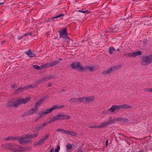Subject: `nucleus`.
<instances>
[{
	"mask_svg": "<svg viewBox=\"0 0 152 152\" xmlns=\"http://www.w3.org/2000/svg\"><path fill=\"white\" fill-rule=\"evenodd\" d=\"M47 122H44L43 123V124H42V127H44L46 126L47 125Z\"/></svg>",
	"mask_w": 152,
	"mask_h": 152,
	"instance_id": "obj_50",
	"label": "nucleus"
},
{
	"mask_svg": "<svg viewBox=\"0 0 152 152\" xmlns=\"http://www.w3.org/2000/svg\"><path fill=\"white\" fill-rule=\"evenodd\" d=\"M14 145V143H9L2 145L1 147L3 148L8 149L13 151Z\"/></svg>",
	"mask_w": 152,
	"mask_h": 152,
	"instance_id": "obj_11",
	"label": "nucleus"
},
{
	"mask_svg": "<svg viewBox=\"0 0 152 152\" xmlns=\"http://www.w3.org/2000/svg\"><path fill=\"white\" fill-rule=\"evenodd\" d=\"M71 66L73 69H79V70H84V67L81 65L79 62H74L73 63Z\"/></svg>",
	"mask_w": 152,
	"mask_h": 152,
	"instance_id": "obj_7",
	"label": "nucleus"
},
{
	"mask_svg": "<svg viewBox=\"0 0 152 152\" xmlns=\"http://www.w3.org/2000/svg\"><path fill=\"white\" fill-rule=\"evenodd\" d=\"M6 42V41L5 40H4L3 41V42H1V43L2 44H3V43H5Z\"/></svg>",
	"mask_w": 152,
	"mask_h": 152,
	"instance_id": "obj_58",
	"label": "nucleus"
},
{
	"mask_svg": "<svg viewBox=\"0 0 152 152\" xmlns=\"http://www.w3.org/2000/svg\"><path fill=\"white\" fill-rule=\"evenodd\" d=\"M44 82L43 81V80L42 79H40L38 80L37 82V84H39L40 83H41Z\"/></svg>",
	"mask_w": 152,
	"mask_h": 152,
	"instance_id": "obj_44",
	"label": "nucleus"
},
{
	"mask_svg": "<svg viewBox=\"0 0 152 152\" xmlns=\"http://www.w3.org/2000/svg\"><path fill=\"white\" fill-rule=\"evenodd\" d=\"M31 99V98L29 97H27L25 99H17L16 100L17 103H15L14 102L13 106L15 107H18L21 104H25L30 101Z\"/></svg>",
	"mask_w": 152,
	"mask_h": 152,
	"instance_id": "obj_3",
	"label": "nucleus"
},
{
	"mask_svg": "<svg viewBox=\"0 0 152 152\" xmlns=\"http://www.w3.org/2000/svg\"><path fill=\"white\" fill-rule=\"evenodd\" d=\"M141 152V151H139V152Z\"/></svg>",
	"mask_w": 152,
	"mask_h": 152,
	"instance_id": "obj_63",
	"label": "nucleus"
},
{
	"mask_svg": "<svg viewBox=\"0 0 152 152\" xmlns=\"http://www.w3.org/2000/svg\"><path fill=\"white\" fill-rule=\"evenodd\" d=\"M25 53L30 58H32L34 57L35 55L34 53L32 52L31 49H30L28 51L26 52Z\"/></svg>",
	"mask_w": 152,
	"mask_h": 152,
	"instance_id": "obj_16",
	"label": "nucleus"
},
{
	"mask_svg": "<svg viewBox=\"0 0 152 152\" xmlns=\"http://www.w3.org/2000/svg\"><path fill=\"white\" fill-rule=\"evenodd\" d=\"M29 115H30L29 114L28 111H27V112H26L24 113V114L22 115L21 116L22 117H24V116H28Z\"/></svg>",
	"mask_w": 152,
	"mask_h": 152,
	"instance_id": "obj_39",
	"label": "nucleus"
},
{
	"mask_svg": "<svg viewBox=\"0 0 152 152\" xmlns=\"http://www.w3.org/2000/svg\"><path fill=\"white\" fill-rule=\"evenodd\" d=\"M48 80L52 79L54 78V76L53 75H50L48 77Z\"/></svg>",
	"mask_w": 152,
	"mask_h": 152,
	"instance_id": "obj_47",
	"label": "nucleus"
},
{
	"mask_svg": "<svg viewBox=\"0 0 152 152\" xmlns=\"http://www.w3.org/2000/svg\"><path fill=\"white\" fill-rule=\"evenodd\" d=\"M64 107V106L61 105L60 106L57 105H54L52 108L48 109L45 110L43 112V113L44 114H47L50 113L53 111L54 110L57 109L63 108Z\"/></svg>",
	"mask_w": 152,
	"mask_h": 152,
	"instance_id": "obj_5",
	"label": "nucleus"
},
{
	"mask_svg": "<svg viewBox=\"0 0 152 152\" xmlns=\"http://www.w3.org/2000/svg\"><path fill=\"white\" fill-rule=\"evenodd\" d=\"M69 101L72 103H80L83 102L82 97L72 98L69 100Z\"/></svg>",
	"mask_w": 152,
	"mask_h": 152,
	"instance_id": "obj_12",
	"label": "nucleus"
},
{
	"mask_svg": "<svg viewBox=\"0 0 152 152\" xmlns=\"http://www.w3.org/2000/svg\"><path fill=\"white\" fill-rule=\"evenodd\" d=\"M114 69L113 66L110 67L107 70L103 71L102 74L104 75H107L110 74Z\"/></svg>",
	"mask_w": 152,
	"mask_h": 152,
	"instance_id": "obj_14",
	"label": "nucleus"
},
{
	"mask_svg": "<svg viewBox=\"0 0 152 152\" xmlns=\"http://www.w3.org/2000/svg\"><path fill=\"white\" fill-rule=\"evenodd\" d=\"M24 37V35H23L22 36H19V37H18V40H20V39H21L23 37Z\"/></svg>",
	"mask_w": 152,
	"mask_h": 152,
	"instance_id": "obj_51",
	"label": "nucleus"
},
{
	"mask_svg": "<svg viewBox=\"0 0 152 152\" xmlns=\"http://www.w3.org/2000/svg\"><path fill=\"white\" fill-rule=\"evenodd\" d=\"M42 79L44 82L49 80L48 77H45L42 78Z\"/></svg>",
	"mask_w": 152,
	"mask_h": 152,
	"instance_id": "obj_45",
	"label": "nucleus"
},
{
	"mask_svg": "<svg viewBox=\"0 0 152 152\" xmlns=\"http://www.w3.org/2000/svg\"><path fill=\"white\" fill-rule=\"evenodd\" d=\"M50 135V134L49 133H47L42 138L45 141L48 138Z\"/></svg>",
	"mask_w": 152,
	"mask_h": 152,
	"instance_id": "obj_31",
	"label": "nucleus"
},
{
	"mask_svg": "<svg viewBox=\"0 0 152 152\" xmlns=\"http://www.w3.org/2000/svg\"><path fill=\"white\" fill-rule=\"evenodd\" d=\"M38 108L35 107L34 108H32L28 111L30 115H31L35 113L36 111L37 110Z\"/></svg>",
	"mask_w": 152,
	"mask_h": 152,
	"instance_id": "obj_24",
	"label": "nucleus"
},
{
	"mask_svg": "<svg viewBox=\"0 0 152 152\" xmlns=\"http://www.w3.org/2000/svg\"><path fill=\"white\" fill-rule=\"evenodd\" d=\"M141 64L145 66L152 63V54L148 56H143L141 58Z\"/></svg>",
	"mask_w": 152,
	"mask_h": 152,
	"instance_id": "obj_2",
	"label": "nucleus"
},
{
	"mask_svg": "<svg viewBox=\"0 0 152 152\" xmlns=\"http://www.w3.org/2000/svg\"><path fill=\"white\" fill-rule=\"evenodd\" d=\"M67 29L66 28H63L62 30H59L58 32L60 34V37H62L63 38L67 37L68 33Z\"/></svg>",
	"mask_w": 152,
	"mask_h": 152,
	"instance_id": "obj_9",
	"label": "nucleus"
},
{
	"mask_svg": "<svg viewBox=\"0 0 152 152\" xmlns=\"http://www.w3.org/2000/svg\"><path fill=\"white\" fill-rule=\"evenodd\" d=\"M71 118V117L68 115H63L61 113L53 117L52 121H56L58 120H62L65 119H69Z\"/></svg>",
	"mask_w": 152,
	"mask_h": 152,
	"instance_id": "obj_4",
	"label": "nucleus"
},
{
	"mask_svg": "<svg viewBox=\"0 0 152 152\" xmlns=\"http://www.w3.org/2000/svg\"><path fill=\"white\" fill-rule=\"evenodd\" d=\"M141 54V52L140 51H138L136 52L132 53H127L124 54V56L129 57L131 58L135 57L137 56H140Z\"/></svg>",
	"mask_w": 152,
	"mask_h": 152,
	"instance_id": "obj_6",
	"label": "nucleus"
},
{
	"mask_svg": "<svg viewBox=\"0 0 152 152\" xmlns=\"http://www.w3.org/2000/svg\"><path fill=\"white\" fill-rule=\"evenodd\" d=\"M4 4V2H0V5H3V4Z\"/></svg>",
	"mask_w": 152,
	"mask_h": 152,
	"instance_id": "obj_59",
	"label": "nucleus"
},
{
	"mask_svg": "<svg viewBox=\"0 0 152 152\" xmlns=\"http://www.w3.org/2000/svg\"><path fill=\"white\" fill-rule=\"evenodd\" d=\"M36 129L37 131L41 129L42 127L40 126H39L36 127Z\"/></svg>",
	"mask_w": 152,
	"mask_h": 152,
	"instance_id": "obj_52",
	"label": "nucleus"
},
{
	"mask_svg": "<svg viewBox=\"0 0 152 152\" xmlns=\"http://www.w3.org/2000/svg\"><path fill=\"white\" fill-rule=\"evenodd\" d=\"M54 152V148H52L51 149L50 152Z\"/></svg>",
	"mask_w": 152,
	"mask_h": 152,
	"instance_id": "obj_54",
	"label": "nucleus"
},
{
	"mask_svg": "<svg viewBox=\"0 0 152 152\" xmlns=\"http://www.w3.org/2000/svg\"><path fill=\"white\" fill-rule=\"evenodd\" d=\"M59 60H61H61H62V59H61V58H59Z\"/></svg>",
	"mask_w": 152,
	"mask_h": 152,
	"instance_id": "obj_62",
	"label": "nucleus"
},
{
	"mask_svg": "<svg viewBox=\"0 0 152 152\" xmlns=\"http://www.w3.org/2000/svg\"><path fill=\"white\" fill-rule=\"evenodd\" d=\"M56 131L57 132L60 131L62 133H64L65 134L66 133V131L65 130L63 129H61V128H59V129H57L56 130Z\"/></svg>",
	"mask_w": 152,
	"mask_h": 152,
	"instance_id": "obj_36",
	"label": "nucleus"
},
{
	"mask_svg": "<svg viewBox=\"0 0 152 152\" xmlns=\"http://www.w3.org/2000/svg\"><path fill=\"white\" fill-rule=\"evenodd\" d=\"M128 119H126L125 118H122L121 117H117L115 118V121H120L123 122L124 121H127Z\"/></svg>",
	"mask_w": 152,
	"mask_h": 152,
	"instance_id": "obj_18",
	"label": "nucleus"
},
{
	"mask_svg": "<svg viewBox=\"0 0 152 152\" xmlns=\"http://www.w3.org/2000/svg\"><path fill=\"white\" fill-rule=\"evenodd\" d=\"M60 149V147L59 145L57 146V148L55 151V152H58Z\"/></svg>",
	"mask_w": 152,
	"mask_h": 152,
	"instance_id": "obj_40",
	"label": "nucleus"
},
{
	"mask_svg": "<svg viewBox=\"0 0 152 152\" xmlns=\"http://www.w3.org/2000/svg\"><path fill=\"white\" fill-rule=\"evenodd\" d=\"M121 106L122 109H128L132 108L131 106L126 104H124L121 105Z\"/></svg>",
	"mask_w": 152,
	"mask_h": 152,
	"instance_id": "obj_28",
	"label": "nucleus"
},
{
	"mask_svg": "<svg viewBox=\"0 0 152 152\" xmlns=\"http://www.w3.org/2000/svg\"><path fill=\"white\" fill-rule=\"evenodd\" d=\"M144 90L145 91V92H149V90H150V88H145L144 89Z\"/></svg>",
	"mask_w": 152,
	"mask_h": 152,
	"instance_id": "obj_49",
	"label": "nucleus"
},
{
	"mask_svg": "<svg viewBox=\"0 0 152 152\" xmlns=\"http://www.w3.org/2000/svg\"><path fill=\"white\" fill-rule=\"evenodd\" d=\"M45 141L41 138L38 142H36L34 144L35 146L41 145Z\"/></svg>",
	"mask_w": 152,
	"mask_h": 152,
	"instance_id": "obj_20",
	"label": "nucleus"
},
{
	"mask_svg": "<svg viewBox=\"0 0 152 152\" xmlns=\"http://www.w3.org/2000/svg\"><path fill=\"white\" fill-rule=\"evenodd\" d=\"M38 114L39 115V116L37 117V119H38L42 117L43 116V114H44L43 113V112H42L41 113H38Z\"/></svg>",
	"mask_w": 152,
	"mask_h": 152,
	"instance_id": "obj_37",
	"label": "nucleus"
},
{
	"mask_svg": "<svg viewBox=\"0 0 152 152\" xmlns=\"http://www.w3.org/2000/svg\"><path fill=\"white\" fill-rule=\"evenodd\" d=\"M149 92L152 93V88H150Z\"/></svg>",
	"mask_w": 152,
	"mask_h": 152,
	"instance_id": "obj_56",
	"label": "nucleus"
},
{
	"mask_svg": "<svg viewBox=\"0 0 152 152\" xmlns=\"http://www.w3.org/2000/svg\"><path fill=\"white\" fill-rule=\"evenodd\" d=\"M26 90H27V88H26V86H25L23 87H20L17 89L15 90V91L17 92L19 91L20 92H21L23 91Z\"/></svg>",
	"mask_w": 152,
	"mask_h": 152,
	"instance_id": "obj_26",
	"label": "nucleus"
},
{
	"mask_svg": "<svg viewBox=\"0 0 152 152\" xmlns=\"http://www.w3.org/2000/svg\"><path fill=\"white\" fill-rule=\"evenodd\" d=\"M113 123V120H112L111 118H110L109 120L106 122H103L98 125L99 128H102L106 126L107 125L111 124Z\"/></svg>",
	"mask_w": 152,
	"mask_h": 152,
	"instance_id": "obj_8",
	"label": "nucleus"
},
{
	"mask_svg": "<svg viewBox=\"0 0 152 152\" xmlns=\"http://www.w3.org/2000/svg\"><path fill=\"white\" fill-rule=\"evenodd\" d=\"M27 135L28 137V139L35 138L37 137L38 136V134L37 133H35L33 134H27Z\"/></svg>",
	"mask_w": 152,
	"mask_h": 152,
	"instance_id": "obj_21",
	"label": "nucleus"
},
{
	"mask_svg": "<svg viewBox=\"0 0 152 152\" xmlns=\"http://www.w3.org/2000/svg\"><path fill=\"white\" fill-rule=\"evenodd\" d=\"M50 66L52 67L57 65L58 64L60 63V61L58 60H56L52 62H50Z\"/></svg>",
	"mask_w": 152,
	"mask_h": 152,
	"instance_id": "obj_27",
	"label": "nucleus"
},
{
	"mask_svg": "<svg viewBox=\"0 0 152 152\" xmlns=\"http://www.w3.org/2000/svg\"><path fill=\"white\" fill-rule=\"evenodd\" d=\"M37 87V86L35 85H29L26 86L27 90L30 88H36Z\"/></svg>",
	"mask_w": 152,
	"mask_h": 152,
	"instance_id": "obj_33",
	"label": "nucleus"
},
{
	"mask_svg": "<svg viewBox=\"0 0 152 152\" xmlns=\"http://www.w3.org/2000/svg\"><path fill=\"white\" fill-rule=\"evenodd\" d=\"M108 140H107L106 141V143H105L106 145H107L108 144Z\"/></svg>",
	"mask_w": 152,
	"mask_h": 152,
	"instance_id": "obj_57",
	"label": "nucleus"
},
{
	"mask_svg": "<svg viewBox=\"0 0 152 152\" xmlns=\"http://www.w3.org/2000/svg\"><path fill=\"white\" fill-rule=\"evenodd\" d=\"M121 50V49L120 48H118L117 49V50L118 51H120Z\"/></svg>",
	"mask_w": 152,
	"mask_h": 152,
	"instance_id": "obj_61",
	"label": "nucleus"
},
{
	"mask_svg": "<svg viewBox=\"0 0 152 152\" xmlns=\"http://www.w3.org/2000/svg\"><path fill=\"white\" fill-rule=\"evenodd\" d=\"M114 51V48L113 47H110L109 49V53L110 54H112L113 51Z\"/></svg>",
	"mask_w": 152,
	"mask_h": 152,
	"instance_id": "obj_34",
	"label": "nucleus"
},
{
	"mask_svg": "<svg viewBox=\"0 0 152 152\" xmlns=\"http://www.w3.org/2000/svg\"><path fill=\"white\" fill-rule=\"evenodd\" d=\"M122 109V106L115 105V110H119Z\"/></svg>",
	"mask_w": 152,
	"mask_h": 152,
	"instance_id": "obj_32",
	"label": "nucleus"
},
{
	"mask_svg": "<svg viewBox=\"0 0 152 152\" xmlns=\"http://www.w3.org/2000/svg\"><path fill=\"white\" fill-rule=\"evenodd\" d=\"M30 35H31V34L30 33H27L25 34L24 35V36H26Z\"/></svg>",
	"mask_w": 152,
	"mask_h": 152,
	"instance_id": "obj_53",
	"label": "nucleus"
},
{
	"mask_svg": "<svg viewBox=\"0 0 152 152\" xmlns=\"http://www.w3.org/2000/svg\"><path fill=\"white\" fill-rule=\"evenodd\" d=\"M46 97H44L42 98V99L37 102L35 105V107L37 108L39 106L42 104L43 101L46 99Z\"/></svg>",
	"mask_w": 152,
	"mask_h": 152,
	"instance_id": "obj_17",
	"label": "nucleus"
},
{
	"mask_svg": "<svg viewBox=\"0 0 152 152\" xmlns=\"http://www.w3.org/2000/svg\"><path fill=\"white\" fill-rule=\"evenodd\" d=\"M121 67V65H115V69H118Z\"/></svg>",
	"mask_w": 152,
	"mask_h": 152,
	"instance_id": "obj_43",
	"label": "nucleus"
},
{
	"mask_svg": "<svg viewBox=\"0 0 152 152\" xmlns=\"http://www.w3.org/2000/svg\"><path fill=\"white\" fill-rule=\"evenodd\" d=\"M15 84L12 83L11 84L10 87L12 88H14L15 87Z\"/></svg>",
	"mask_w": 152,
	"mask_h": 152,
	"instance_id": "obj_48",
	"label": "nucleus"
},
{
	"mask_svg": "<svg viewBox=\"0 0 152 152\" xmlns=\"http://www.w3.org/2000/svg\"><path fill=\"white\" fill-rule=\"evenodd\" d=\"M51 84H48V87H50V86H51Z\"/></svg>",
	"mask_w": 152,
	"mask_h": 152,
	"instance_id": "obj_60",
	"label": "nucleus"
},
{
	"mask_svg": "<svg viewBox=\"0 0 152 152\" xmlns=\"http://www.w3.org/2000/svg\"><path fill=\"white\" fill-rule=\"evenodd\" d=\"M13 100L14 99H12V100L9 101L7 103V104L6 106L8 107H10L13 106L14 103Z\"/></svg>",
	"mask_w": 152,
	"mask_h": 152,
	"instance_id": "obj_22",
	"label": "nucleus"
},
{
	"mask_svg": "<svg viewBox=\"0 0 152 152\" xmlns=\"http://www.w3.org/2000/svg\"><path fill=\"white\" fill-rule=\"evenodd\" d=\"M102 115H104L105 114H109L108 110H104L102 112Z\"/></svg>",
	"mask_w": 152,
	"mask_h": 152,
	"instance_id": "obj_38",
	"label": "nucleus"
},
{
	"mask_svg": "<svg viewBox=\"0 0 152 152\" xmlns=\"http://www.w3.org/2000/svg\"><path fill=\"white\" fill-rule=\"evenodd\" d=\"M108 110L109 114L114 112V105H113Z\"/></svg>",
	"mask_w": 152,
	"mask_h": 152,
	"instance_id": "obj_29",
	"label": "nucleus"
},
{
	"mask_svg": "<svg viewBox=\"0 0 152 152\" xmlns=\"http://www.w3.org/2000/svg\"><path fill=\"white\" fill-rule=\"evenodd\" d=\"M65 134L68 135H70L73 136H75L77 135V133L75 132L68 130L66 131Z\"/></svg>",
	"mask_w": 152,
	"mask_h": 152,
	"instance_id": "obj_19",
	"label": "nucleus"
},
{
	"mask_svg": "<svg viewBox=\"0 0 152 152\" xmlns=\"http://www.w3.org/2000/svg\"><path fill=\"white\" fill-rule=\"evenodd\" d=\"M84 68V69H88L90 71L94 70V68L93 67L89 66H86L85 68Z\"/></svg>",
	"mask_w": 152,
	"mask_h": 152,
	"instance_id": "obj_30",
	"label": "nucleus"
},
{
	"mask_svg": "<svg viewBox=\"0 0 152 152\" xmlns=\"http://www.w3.org/2000/svg\"><path fill=\"white\" fill-rule=\"evenodd\" d=\"M78 11L79 12H82L83 13H86V12H88V11L87 10L84 11V10H78Z\"/></svg>",
	"mask_w": 152,
	"mask_h": 152,
	"instance_id": "obj_46",
	"label": "nucleus"
},
{
	"mask_svg": "<svg viewBox=\"0 0 152 152\" xmlns=\"http://www.w3.org/2000/svg\"><path fill=\"white\" fill-rule=\"evenodd\" d=\"M50 67L51 66H50V62L44 64L41 66V67L43 68H46Z\"/></svg>",
	"mask_w": 152,
	"mask_h": 152,
	"instance_id": "obj_23",
	"label": "nucleus"
},
{
	"mask_svg": "<svg viewBox=\"0 0 152 152\" xmlns=\"http://www.w3.org/2000/svg\"><path fill=\"white\" fill-rule=\"evenodd\" d=\"M52 120H53V117L52 118L51 120L48 122V123L50 124L52 122H54L55 121H52Z\"/></svg>",
	"mask_w": 152,
	"mask_h": 152,
	"instance_id": "obj_55",
	"label": "nucleus"
},
{
	"mask_svg": "<svg viewBox=\"0 0 152 152\" xmlns=\"http://www.w3.org/2000/svg\"><path fill=\"white\" fill-rule=\"evenodd\" d=\"M64 15V14L63 13H61L58 15H57L55 17H53L52 18V19H54L56 18H58L63 16Z\"/></svg>",
	"mask_w": 152,
	"mask_h": 152,
	"instance_id": "obj_35",
	"label": "nucleus"
},
{
	"mask_svg": "<svg viewBox=\"0 0 152 152\" xmlns=\"http://www.w3.org/2000/svg\"><path fill=\"white\" fill-rule=\"evenodd\" d=\"M72 147V146L71 144H68L66 146V151L67 152H70L71 151V149Z\"/></svg>",
	"mask_w": 152,
	"mask_h": 152,
	"instance_id": "obj_25",
	"label": "nucleus"
},
{
	"mask_svg": "<svg viewBox=\"0 0 152 152\" xmlns=\"http://www.w3.org/2000/svg\"><path fill=\"white\" fill-rule=\"evenodd\" d=\"M82 97L83 102L90 103L92 102L94 100V97L92 96L88 97Z\"/></svg>",
	"mask_w": 152,
	"mask_h": 152,
	"instance_id": "obj_10",
	"label": "nucleus"
},
{
	"mask_svg": "<svg viewBox=\"0 0 152 152\" xmlns=\"http://www.w3.org/2000/svg\"><path fill=\"white\" fill-rule=\"evenodd\" d=\"M17 136L14 137L11 136H9L7 137H5L4 138V140L6 141H7L8 140L10 141H17Z\"/></svg>",
	"mask_w": 152,
	"mask_h": 152,
	"instance_id": "obj_15",
	"label": "nucleus"
},
{
	"mask_svg": "<svg viewBox=\"0 0 152 152\" xmlns=\"http://www.w3.org/2000/svg\"><path fill=\"white\" fill-rule=\"evenodd\" d=\"M23 150V148L20 145L14 144L13 151L17 152Z\"/></svg>",
	"mask_w": 152,
	"mask_h": 152,
	"instance_id": "obj_13",
	"label": "nucleus"
},
{
	"mask_svg": "<svg viewBox=\"0 0 152 152\" xmlns=\"http://www.w3.org/2000/svg\"><path fill=\"white\" fill-rule=\"evenodd\" d=\"M90 128H95L96 129L99 128L98 125L97 126H91L89 127Z\"/></svg>",
	"mask_w": 152,
	"mask_h": 152,
	"instance_id": "obj_42",
	"label": "nucleus"
},
{
	"mask_svg": "<svg viewBox=\"0 0 152 152\" xmlns=\"http://www.w3.org/2000/svg\"><path fill=\"white\" fill-rule=\"evenodd\" d=\"M34 68L37 70H40V67L37 65H34Z\"/></svg>",
	"mask_w": 152,
	"mask_h": 152,
	"instance_id": "obj_41",
	"label": "nucleus"
},
{
	"mask_svg": "<svg viewBox=\"0 0 152 152\" xmlns=\"http://www.w3.org/2000/svg\"><path fill=\"white\" fill-rule=\"evenodd\" d=\"M17 141H18L19 143L22 145H25L28 143H31V140H27L28 139L27 134L22 135L21 137L17 136Z\"/></svg>",
	"mask_w": 152,
	"mask_h": 152,
	"instance_id": "obj_1",
	"label": "nucleus"
}]
</instances>
